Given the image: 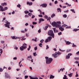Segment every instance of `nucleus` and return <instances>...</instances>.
<instances>
[{"label":"nucleus","mask_w":79,"mask_h":79,"mask_svg":"<svg viewBox=\"0 0 79 79\" xmlns=\"http://www.w3.org/2000/svg\"><path fill=\"white\" fill-rule=\"evenodd\" d=\"M32 40H33V41H35V42H37V38H35V40L34 39H32Z\"/></svg>","instance_id":"bb28decb"},{"label":"nucleus","mask_w":79,"mask_h":79,"mask_svg":"<svg viewBox=\"0 0 79 79\" xmlns=\"http://www.w3.org/2000/svg\"><path fill=\"white\" fill-rule=\"evenodd\" d=\"M53 29L54 33H56V28H53Z\"/></svg>","instance_id":"cd10ccee"},{"label":"nucleus","mask_w":79,"mask_h":79,"mask_svg":"<svg viewBox=\"0 0 79 79\" xmlns=\"http://www.w3.org/2000/svg\"><path fill=\"white\" fill-rule=\"evenodd\" d=\"M45 58L46 60V63L48 64H50L52 63V61H53V59L52 58H49L48 57H45Z\"/></svg>","instance_id":"f03ea898"},{"label":"nucleus","mask_w":79,"mask_h":79,"mask_svg":"<svg viewBox=\"0 0 79 79\" xmlns=\"http://www.w3.org/2000/svg\"><path fill=\"white\" fill-rule=\"evenodd\" d=\"M41 32V30H40V29L38 31V32Z\"/></svg>","instance_id":"864d4df0"},{"label":"nucleus","mask_w":79,"mask_h":79,"mask_svg":"<svg viewBox=\"0 0 79 79\" xmlns=\"http://www.w3.org/2000/svg\"><path fill=\"white\" fill-rule=\"evenodd\" d=\"M17 6L18 8H20V7H21V5H20V4H19L17 5Z\"/></svg>","instance_id":"f704fd0d"},{"label":"nucleus","mask_w":79,"mask_h":79,"mask_svg":"<svg viewBox=\"0 0 79 79\" xmlns=\"http://www.w3.org/2000/svg\"><path fill=\"white\" fill-rule=\"evenodd\" d=\"M61 34H62L61 32H60L59 33H58V35H60Z\"/></svg>","instance_id":"ea45409f"},{"label":"nucleus","mask_w":79,"mask_h":79,"mask_svg":"<svg viewBox=\"0 0 79 79\" xmlns=\"http://www.w3.org/2000/svg\"><path fill=\"white\" fill-rule=\"evenodd\" d=\"M52 26H53V27H56V22H53L52 23Z\"/></svg>","instance_id":"9b49d317"},{"label":"nucleus","mask_w":79,"mask_h":79,"mask_svg":"<svg viewBox=\"0 0 79 79\" xmlns=\"http://www.w3.org/2000/svg\"><path fill=\"white\" fill-rule=\"evenodd\" d=\"M55 77V76H53V75H51L50 77V79H53Z\"/></svg>","instance_id":"aec40b11"},{"label":"nucleus","mask_w":79,"mask_h":79,"mask_svg":"<svg viewBox=\"0 0 79 79\" xmlns=\"http://www.w3.org/2000/svg\"><path fill=\"white\" fill-rule=\"evenodd\" d=\"M44 41V40H42L40 41L41 43H43V42Z\"/></svg>","instance_id":"a18cd8bd"},{"label":"nucleus","mask_w":79,"mask_h":79,"mask_svg":"<svg viewBox=\"0 0 79 79\" xmlns=\"http://www.w3.org/2000/svg\"><path fill=\"white\" fill-rule=\"evenodd\" d=\"M3 71V69L2 68H0V72Z\"/></svg>","instance_id":"79ce46f5"},{"label":"nucleus","mask_w":79,"mask_h":79,"mask_svg":"<svg viewBox=\"0 0 79 79\" xmlns=\"http://www.w3.org/2000/svg\"><path fill=\"white\" fill-rule=\"evenodd\" d=\"M27 5H32V2H27Z\"/></svg>","instance_id":"4468645a"},{"label":"nucleus","mask_w":79,"mask_h":79,"mask_svg":"<svg viewBox=\"0 0 79 79\" xmlns=\"http://www.w3.org/2000/svg\"><path fill=\"white\" fill-rule=\"evenodd\" d=\"M48 35L52 36V38H54V37H55V35H54L53 31L52 30H50L48 31Z\"/></svg>","instance_id":"7ed1b4c3"},{"label":"nucleus","mask_w":79,"mask_h":79,"mask_svg":"<svg viewBox=\"0 0 79 79\" xmlns=\"http://www.w3.org/2000/svg\"><path fill=\"white\" fill-rule=\"evenodd\" d=\"M32 24H37V22H33Z\"/></svg>","instance_id":"37998d69"},{"label":"nucleus","mask_w":79,"mask_h":79,"mask_svg":"<svg viewBox=\"0 0 79 79\" xmlns=\"http://www.w3.org/2000/svg\"><path fill=\"white\" fill-rule=\"evenodd\" d=\"M11 38L12 39H16L17 37L15 36H11Z\"/></svg>","instance_id":"6ab92c4d"},{"label":"nucleus","mask_w":79,"mask_h":79,"mask_svg":"<svg viewBox=\"0 0 79 79\" xmlns=\"http://www.w3.org/2000/svg\"><path fill=\"white\" fill-rule=\"evenodd\" d=\"M30 78L31 79H34V78H32V77H31V76L30 77Z\"/></svg>","instance_id":"338daca9"},{"label":"nucleus","mask_w":79,"mask_h":79,"mask_svg":"<svg viewBox=\"0 0 79 79\" xmlns=\"http://www.w3.org/2000/svg\"><path fill=\"white\" fill-rule=\"evenodd\" d=\"M71 6V5L70 4L69 5V4H68V5H67V6Z\"/></svg>","instance_id":"0e129e2a"},{"label":"nucleus","mask_w":79,"mask_h":79,"mask_svg":"<svg viewBox=\"0 0 79 79\" xmlns=\"http://www.w3.org/2000/svg\"><path fill=\"white\" fill-rule=\"evenodd\" d=\"M48 39H47L46 40H45V42L46 43H47V42H48Z\"/></svg>","instance_id":"72a5a7b5"},{"label":"nucleus","mask_w":79,"mask_h":79,"mask_svg":"<svg viewBox=\"0 0 79 79\" xmlns=\"http://www.w3.org/2000/svg\"><path fill=\"white\" fill-rule=\"evenodd\" d=\"M70 51H71V50L70 49H67V52L68 53V52H70Z\"/></svg>","instance_id":"c9c22d12"},{"label":"nucleus","mask_w":79,"mask_h":79,"mask_svg":"<svg viewBox=\"0 0 79 79\" xmlns=\"http://www.w3.org/2000/svg\"><path fill=\"white\" fill-rule=\"evenodd\" d=\"M71 43L69 41H67L66 42V45H69V44H71Z\"/></svg>","instance_id":"4be33fe9"},{"label":"nucleus","mask_w":79,"mask_h":79,"mask_svg":"<svg viewBox=\"0 0 79 79\" xmlns=\"http://www.w3.org/2000/svg\"><path fill=\"white\" fill-rule=\"evenodd\" d=\"M79 29H74L73 30V31L74 32H77V31H79Z\"/></svg>","instance_id":"2eb2a0df"},{"label":"nucleus","mask_w":79,"mask_h":79,"mask_svg":"<svg viewBox=\"0 0 79 79\" xmlns=\"http://www.w3.org/2000/svg\"><path fill=\"white\" fill-rule=\"evenodd\" d=\"M38 16L39 17H40V18H42V15H39Z\"/></svg>","instance_id":"c03bdc74"},{"label":"nucleus","mask_w":79,"mask_h":79,"mask_svg":"<svg viewBox=\"0 0 79 79\" xmlns=\"http://www.w3.org/2000/svg\"><path fill=\"white\" fill-rule=\"evenodd\" d=\"M0 9H1V11H5V10H8V7H4V8L3 7V6H0Z\"/></svg>","instance_id":"39448f33"},{"label":"nucleus","mask_w":79,"mask_h":79,"mask_svg":"<svg viewBox=\"0 0 79 79\" xmlns=\"http://www.w3.org/2000/svg\"><path fill=\"white\" fill-rule=\"evenodd\" d=\"M69 11V10H67L65 11H64V13H67V12H68Z\"/></svg>","instance_id":"4d7b16f0"},{"label":"nucleus","mask_w":79,"mask_h":79,"mask_svg":"<svg viewBox=\"0 0 79 79\" xmlns=\"http://www.w3.org/2000/svg\"><path fill=\"white\" fill-rule=\"evenodd\" d=\"M26 38L24 39V38H23L22 39V40H26Z\"/></svg>","instance_id":"e2e57ef3"},{"label":"nucleus","mask_w":79,"mask_h":79,"mask_svg":"<svg viewBox=\"0 0 79 79\" xmlns=\"http://www.w3.org/2000/svg\"><path fill=\"white\" fill-rule=\"evenodd\" d=\"M72 55V54L69 53L68 54V56H66V59H69L70 58V56Z\"/></svg>","instance_id":"9d476101"},{"label":"nucleus","mask_w":79,"mask_h":79,"mask_svg":"<svg viewBox=\"0 0 79 79\" xmlns=\"http://www.w3.org/2000/svg\"><path fill=\"white\" fill-rule=\"evenodd\" d=\"M58 12H61V9L60 8H58L57 9Z\"/></svg>","instance_id":"f3484780"},{"label":"nucleus","mask_w":79,"mask_h":79,"mask_svg":"<svg viewBox=\"0 0 79 79\" xmlns=\"http://www.w3.org/2000/svg\"><path fill=\"white\" fill-rule=\"evenodd\" d=\"M73 2H77V0H72Z\"/></svg>","instance_id":"8fccbe9b"},{"label":"nucleus","mask_w":79,"mask_h":79,"mask_svg":"<svg viewBox=\"0 0 79 79\" xmlns=\"http://www.w3.org/2000/svg\"><path fill=\"white\" fill-rule=\"evenodd\" d=\"M72 47H76V45H75V44L74 43H73Z\"/></svg>","instance_id":"473e14b6"},{"label":"nucleus","mask_w":79,"mask_h":79,"mask_svg":"<svg viewBox=\"0 0 79 79\" xmlns=\"http://www.w3.org/2000/svg\"><path fill=\"white\" fill-rule=\"evenodd\" d=\"M70 10H71L72 11V12L74 13H76V12L74 11V9H71Z\"/></svg>","instance_id":"a878e982"},{"label":"nucleus","mask_w":79,"mask_h":79,"mask_svg":"<svg viewBox=\"0 0 79 79\" xmlns=\"http://www.w3.org/2000/svg\"><path fill=\"white\" fill-rule=\"evenodd\" d=\"M25 26H28V25H29V24H28V23H27L25 24Z\"/></svg>","instance_id":"680f3d73"},{"label":"nucleus","mask_w":79,"mask_h":79,"mask_svg":"<svg viewBox=\"0 0 79 79\" xmlns=\"http://www.w3.org/2000/svg\"><path fill=\"white\" fill-rule=\"evenodd\" d=\"M63 17H64V18H66V17H67V15L64 14L63 15Z\"/></svg>","instance_id":"c85d7f7f"},{"label":"nucleus","mask_w":79,"mask_h":79,"mask_svg":"<svg viewBox=\"0 0 79 79\" xmlns=\"http://www.w3.org/2000/svg\"><path fill=\"white\" fill-rule=\"evenodd\" d=\"M33 79H38V78H37V77H35Z\"/></svg>","instance_id":"774afa93"},{"label":"nucleus","mask_w":79,"mask_h":79,"mask_svg":"<svg viewBox=\"0 0 79 79\" xmlns=\"http://www.w3.org/2000/svg\"><path fill=\"white\" fill-rule=\"evenodd\" d=\"M1 42L2 44H4V43H5V41H1Z\"/></svg>","instance_id":"052dcab7"},{"label":"nucleus","mask_w":79,"mask_h":79,"mask_svg":"<svg viewBox=\"0 0 79 79\" xmlns=\"http://www.w3.org/2000/svg\"><path fill=\"white\" fill-rule=\"evenodd\" d=\"M75 76H76V77H78V74H77V72H76V74Z\"/></svg>","instance_id":"09e8293b"},{"label":"nucleus","mask_w":79,"mask_h":79,"mask_svg":"<svg viewBox=\"0 0 79 79\" xmlns=\"http://www.w3.org/2000/svg\"><path fill=\"white\" fill-rule=\"evenodd\" d=\"M54 16H55V14H53L51 15V18H53Z\"/></svg>","instance_id":"412c9836"},{"label":"nucleus","mask_w":79,"mask_h":79,"mask_svg":"<svg viewBox=\"0 0 79 79\" xmlns=\"http://www.w3.org/2000/svg\"><path fill=\"white\" fill-rule=\"evenodd\" d=\"M72 74H73V73H70V74H69V76L70 77H72Z\"/></svg>","instance_id":"393cba45"},{"label":"nucleus","mask_w":79,"mask_h":79,"mask_svg":"<svg viewBox=\"0 0 79 79\" xmlns=\"http://www.w3.org/2000/svg\"><path fill=\"white\" fill-rule=\"evenodd\" d=\"M25 18H29V16L28 15H25Z\"/></svg>","instance_id":"5fc2aeb1"},{"label":"nucleus","mask_w":79,"mask_h":79,"mask_svg":"<svg viewBox=\"0 0 79 79\" xmlns=\"http://www.w3.org/2000/svg\"><path fill=\"white\" fill-rule=\"evenodd\" d=\"M10 23H9L8 21H7V23L6 24V27H7L8 28H10Z\"/></svg>","instance_id":"1a4fd4ad"},{"label":"nucleus","mask_w":79,"mask_h":79,"mask_svg":"<svg viewBox=\"0 0 79 79\" xmlns=\"http://www.w3.org/2000/svg\"><path fill=\"white\" fill-rule=\"evenodd\" d=\"M35 50H37V47H35L34 48Z\"/></svg>","instance_id":"4c0bfd02"},{"label":"nucleus","mask_w":79,"mask_h":79,"mask_svg":"<svg viewBox=\"0 0 79 79\" xmlns=\"http://www.w3.org/2000/svg\"><path fill=\"white\" fill-rule=\"evenodd\" d=\"M27 59L28 60H30V61H31L32 63H33V60L32 59V57H31V56H28L27 57Z\"/></svg>","instance_id":"0eeeda50"},{"label":"nucleus","mask_w":79,"mask_h":79,"mask_svg":"<svg viewBox=\"0 0 79 79\" xmlns=\"http://www.w3.org/2000/svg\"><path fill=\"white\" fill-rule=\"evenodd\" d=\"M48 48H49V47H48V45H47L46 49H48Z\"/></svg>","instance_id":"3c124183"},{"label":"nucleus","mask_w":79,"mask_h":79,"mask_svg":"<svg viewBox=\"0 0 79 79\" xmlns=\"http://www.w3.org/2000/svg\"><path fill=\"white\" fill-rule=\"evenodd\" d=\"M76 55H79V51H78V52H77L76 53Z\"/></svg>","instance_id":"49530a36"},{"label":"nucleus","mask_w":79,"mask_h":79,"mask_svg":"<svg viewBox=\"0 0 79 79\" xmlns=\"http://www.w3.org/2000/svg\"><path fill=\"white\" fill-rule=\"evenodd\" d=\"M31 15H32V13H28V16H31Z\"/></svg>","instance_id":"13d9d810"},{"label":"nucleus","mask_w":79,"mask_h":79,"mask_svg":"<svg viewBox=\"0 0 79 79\" xmlns=\"http://www.w3.org/2000/svg\"><path fill=\"white\" fill-rule=\"evenodd\" d=\"M28 78V76H25V79H27Z\"/></svg>","instance_id":"de8ad7c7"},{"label":"nucleus","mask_w":79,"mask_h":79,"mask_svg":"<svg viewBox=\"0 0 79 79\" xmlns=\"http://www.w3.org/2000/svg\"><path fill=\"white\" fill-rule=\"evenodd\" d=\"M48 39V40H49V41L50 40H52V36H49Z\"/></svg>","instance_id":"a211bd4d"},{"label":"nucleus","mask_w":79,"mask_h":79,"mask_svg":"<svg viewBox=\"0 0 79 79\" xmlns=\"http://www.w3.org/2000/svg\"><path fill=\"white\" fill-rule=\"evenodd\" d=\"M67 76L66 75H64V77H63V79H68L67 78Z\"/></svg>","instance_id":"5701e85b"},{"label":"nucleus","mask_w":79,"mask_h":79,"mask_svg":"<svg viewBox=\"0 0 79 79\" xmlns=\"http://www.w3.org/2000/svg\"><path fill=\"white\" fill-rule=\"evenodd\" d=\"M35 18V16L33 15L31 17V18H32V19H33V18Z\"/></svg>","instance_id":"603ef678"},{"label":"nucleus","mask_w":79,"mask_h":79,"mask_svg":"<svg viewBox=\"0 0 79 79\" xmlns=\"http://www.w3.org/2000/svg\"><path fill=\"white\" fill-rule=\"evenodd\" d=\"M71 27V26H68V27H66L65 28L66 29H70Z\"/></svg>","instance_id":"7c9ffc66"},{"label":"nucleus","mask_w":79,"mask_h":79,"mask_svg":"<svg viewBox=\"0 0 79 79\" xmlns=\"http://www.w3.org/2000/svg\"><path fill=\"white\" fill-rule=\"evenodd\" d=\"M59 51H60V52H64L65 50H62L60 49H59Z\"/></svg>","instance_id":"a19ab883"},{"label":"nucleus","mask_w":79,"mask_h":79,"mask_svg":"<svg viewBox=\"0 0 79 79\" xmlns=\"http://www.w3.org/2000/svg\"><path fill=\"white\" fill-rule=\"evenodd\" d=\"M1 5L3 6H6V3H5V2L4 3H2L1 4Z\"/></svg>","instance_id":"dca6fc26"},{"label":"nucleus","mask_w":79,"mask_h":79,"mask_svg":"<svg viewBox=\"0 0 79 79\" xmlns=\"http://www.w3.org/2000/svg\"><path fill=\"white\" fill-rule=\"evenodd\" d=\"M31 49V46L29 45V48H27V50H30V49Z\"/></svg>","instance_id":"2f4dec72"},{"label":"nucleus","mask_w":79,"mask_h":79,"mask_svg":"<svg viewBox=\"0 0 79 79\" xmlns=\"http://www.w3.org/2000/svg\"><path fill=\"white\" fill-rule=\"evenodd\" d=\"M36 54V53L35 52L33 53V55L34 56H35V54Z\"/></svg>","instance_id":"69168bd1"},{"label":"nucleus","mask_w":79,"mask_h":79,"mask_svg":"<svg viewBox=\"0 0 79 79\" xmlns=\"http://www.w3.org/2000/svg\"><path fill=\"white\" fill-rule=\"evenodd\" d=\"M13 60H17V57H14Z\"/></svg>","instance_id":"6e6d98bb"},{"label":"nucleus","mask_w":79,"mask_h":79,"mask_svg":"<svg viewBox=\"0 0 79 79\" xmlns=\"http://www.w3.org/2000/svg\"><path fill=\"white\" fill-rule=\"evenodd\" d=\"M48 27V26H46L44 28V30H47V28Z\"/></svg>","instance_id":"b1692460"},{"label":"nucleus","mask_w":79,"mask_h":79,"mask_svg":"<svg viewBox=\"0 0 79 79\" xmlns=\"http://www.w3.org/2000/svg\"><path fill=\"white\" fill-rule=\"evenodd\" d=\"M47 6V4L46 3H44L40 5L41 6H42L43 7H46Z\"/></svg>","instance_id":"f8f14e48"},{"label":"nucleus","mask_w":79,"mask_h":79,"mask_svg":"<svg viewBox=\"0 0 79 79\" xmlns=\"http://www.w3.org/2000/svg\"><path fill=\"white\" fill-rule=\"evenodd\" d=\"M61 24V22H58L56 24V27H59V29L61 31H64V27H65L66 26L65 24H64L61 26L60 25Z\"/></svg>","instance_id":"f257e3e1"},{"label":"nucleus","mask_w":79,"mask_h":79,"mask_svg":"<svg viewBox=\"0 0 79 79\" xmlns=\"http://www.w3.org/2000/svg\"><path fill=\"white\" fill-rule=\"evenodd\" d=\"M5 78H7V79H10V75L8 74V73H5Z\"/></svg>","instance_id":"6e6552de"},{"label":"nucleus","mask_w":79,"mask_h":79,"mask_svg":"<svg viewBox=\"0 0 79 79\" xmlns=\"http://www.w3.org/2000/svg\"><path fill=\"white\" fill-rule=\"evenodd\" d=\"M39 23H41V21H44V19H43L40 18V19H39Z\"/></svg>","instance_id":"ddd939ff"},{"label":"nucleus","mask_w":79,"mask_h":79,"mask_svg":"<svg viewBox=\"0 0 79 79\" xmlns=\"http://www.w3.org/2000/svg\"><path fill=\"white\" fill-rule=\"evenodd\" d=\"M39 45L40 47H42V43H40L39 44Z\"/></svg>","instance_id":"e433bc0d"},{"label":"nucleus","mask_w":79,"mask_h":79,"mask_svg":"<svg viewBox=\"0 0 79 79\" xmlns=\"http://www.w3.org/2000/svg\"><path fill=\"white\" fill-rule=\"evenodd\" d=\"M27 48V44L25 43L23 44L22 46L21 47H20V49L21 51L24 50V49H25Z\"/></svg>","instance_id":"20e7f679"},{"label":"nucleus","mask_w":79,"mask_h":79,"mask_svg":"<svg viewBox=\"0 0 79 79\" xmlns=\"http://www.w3.org/2000/svg\"><path fill=\"white\" fill-rule=\"evenodd\" d=\"M55 4H57L58 3V1H56L54 2Z\"/></svg>","instance_id":"58836bf2"},{"label":"nucleus","mask_w":79,"mask_h":79,"mask_svg":"<svg viewBox=\"0 0 79 79\" xmlns=\"http://www.w3.org/2000/svg\"><path fill=\"white\" fill-rule=\"evenodd\" d=\"M57 55H61V52H56L55 54H52V56L55 58H57Z\"/></svg>","instance_id":"423d86ee"},{"label":"nucleus","mask_w":79,"mask_h":79,"mask_svg":"<svg viewBox=\"0 0 79 79\" xmlns=\"http://www.w3.org/2000/svg\"><path fill=\"white\" fill-rule=\"evenodd\" d=\"M74 59L75 60H79V58L77 57H75Z\"/></svg>","instance_id":"bf43d9fd"},{"label":"nucleus","mask_w":79,"mask_h":79,"mask_svg":"<svg viewBox=\"0 0 79 79\" xmlns=\"http://www.w3.org/2000/svg\"><path fill=\"white\" fill-rule=\"evenodd\" d=\"M24 13H25V14H27L28 13H29V11H24Z\"/></svg>","instance_id":"c756f323"}]
</instances>
